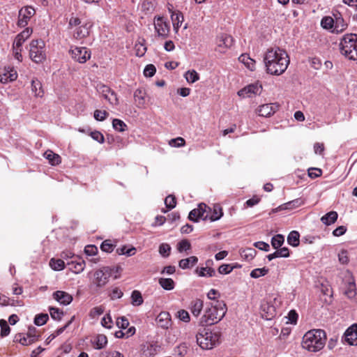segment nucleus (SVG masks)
Returning <instances> with one entry per match:
<instances>
[{
    "label": "nucleus",
    "instance_id": "nucleus-48",
    "mask_svg": "<svg viewBox=\"0 0 357 357\" xmlns=\"http://www.w3.org/2000/svg\"><path fill=\"white\" fill-rule=\"evenodd\" d=\"M113 128L119 132H123L127 128V125L121 120L114 119L112 121Z\"/></svg>",
    "mask_w": 357,
    "mask_h": 357
},
{
    "label": "nucleus",
    "instance_id": "nucleus-59",
    "mask_svg": "<svg viewBox=\"0 0 357 357\" xmlns=\"http://www.w3.org/2000/svg\"><path fill=\"white\" fill-rule=\"evenodd\" d=\"M100 248L103 252L109 253L112 252L114 245L109 240H105L102 243Z\"/></svg>",
    "mask_w": 357,
    "mask_h": 357
},
{
    "label": "nucleus",
    "instance_id": "nucleus-64",
    "mask_svg": "<svg viewBox=\"0 0 357 357\" xmlns=\"http://www.w3.org/2000/svg\"><path fill=\"white\" fill-rule=\"evenodd\" d=\"M84 252L88 256H93L98 252V248L93 245H88L84 248Z\"/></svg>",
    "mask_w": 357,
    "mask_h": 357
},
{
    "label": "nucleus",
    "instance_id": "nucleus-63",
    "mask_svg": "<svg viewBox=\"0 0 357 357\" xmlns=\"http://www.w3.org/2000/svg\"><path fill=\"white\" fill-rule=\"evenodd\" d=\"M255 253V250L252 248H248L242 252L241 255L242 257H244L246 259L250 260L254 258Z\"/></svg>",
    "mask_w": 357,
    "mask_h": 357
},
{
    "label": "nucleus",
    "instance_id": "nucleus-35",
    "mask_svg": "<svg viewBox=\"0 0 357 357\" xmlns=\"http://www.w3.org/2000/svg\"><path fill=\"white\" fill-rule=\"evenodd\" d=\"M44 155L52 165L61 163V157L58 154L53 153L52 151H46Z\"/></svg>",
    "mask_w": 357,
    "mask_h": 357
},
{
    "label": "nucleus",
    "instance_id": "nucleus-60",
    "mask_svg": "<svg viewBox=\"0 0 357 357\" xmlns=\"http://www.w3.org/2000/svg\"><path fill=\"white\" fill-rule=\"evenodd\" d=\"M212 307L216 308L218 312H223V316L225 315L227 307L226 304L222 301H216L215 304L211 306Z\"/></svg>",
    "mask_w": 357,
    "mask_h": 357
},
{
    "label": "nucleus",
    "instance_id": "nucleus-10",
    "mask_svg": "<svg viewBox=\"0 0 357 357\" xmlns=\"http://www.w3.org/2000/svg\"><path fill=\"white\" fill-rule=\"evenodd\" d=\"M35 13L34 8L31 6L21 8L19 11L17 25L20 27L26 26L30 19L35 15Z\"/></svg>",
    "mask_w": 357,
    "mask_h": 357
},
{
    "label": "nucleus",
    "instance_id": "nucleus-5",
    "mask_svg": "<svg viewBox=\"0 0 357 357\" xmlns=\"http://www.w3.org/2000/svg\"><path fill=\"white\" fill-rule=\"evenodd\" d=\"M119 271V267L103 266L95 271L93 284L96 287L102 288L108 282L109 278L114 273H118Z\"/></svg>",
    "mask_w": 357,
    "mask_h": 357
},
{
    "label": "nucleus",
    "instance_id": "nucleus-40",
    "mask_svg": "<svg viewBox=\"0 0 357 357\" xmlns=\"http://www.w3.org/2000/svg\"><path fill=\"white\" fill-rule=\"evenodd\" d=\"M50 266L54 271H61L65 268V263L62 259L52 258L50 261Z\"/></svg>",
    "mask_w": 357,
    "mask_h": 357
},
{
    "label": "nucleus",
    "instance_id": "nucleus-26",
    "mask_svg": "<svg viewBox=\"0 0 357 357\" xmlns=\"http://www.w3.org/2000/svg\"><path fill=\"white\" fill-rule=\"evenodd\" d=\"M198 261V258L195 256H192L186 259H183L179 261L178 266L182 269H187L194 266Z\"/></svg>",
    "mask_w": 357,
    "mask_h": 357
},
{
    "label": "nucleus",
    "instance_id": "nucleus-17",
    "mask_svg": "<svg viewBox=\"0 0 357 357\" xmlns=\"http://www.w3.org/2000/svg\"><path fill=\"white\" fill-rule=\"evenodd\" d=\"M345 341L350 345H357V325L349 327L344 333Z\"/></svg>",
    "mask_w": 357,
    "mask_h": 357
},
{
    "label": "nucleus",
    "instance_id": "nucleus-33",
    "mask_svg": "<svg viewBox=\"0 0 357 357\" xmlns=\"http://www.w3.org/2000/svg\"><path fill=\"white\" fill-rule=\"evenodd\" d=\"M338 215L336 211H330L321 218V222L326 225L333 224L337 219Z\"/></svg>",
    "mask_w": 357,
    "mask_h": 357
},
{
    "label": "nucleus",
    "instance_id": "nucleus-57",
    "mask_svg": "<svg viewBox=\"0 0 357 357\" xmlns=\"http://www.w3.org/2000/svg\"><path fill=\"white\" fill-rule=\"evenodd\" d=\"M165 204L166 205V207L168 208L169 209L174 208L176 205L175 197L173 195L167 196L165 199Z\"/></svg>",
    "mask_w": 357,
    "mask_h": 357
},
{
    "label": "nucleus",
    "instance_id": "nucleus-3",
    "mask_svg": "<svg viewBox=\"0 0 357 357\" xmlns=\"http://www.w3.org/2000/svg\"><path fill=\"white\" fill-rule=\"evenodd\" d=\"M341 53L350 60L357 59V34H346L340 42Z\"/></svg>",
    "mask_w": 357,
    "mask_h": 357
},
{
    "label": "nucleus",
    "instance_id": "nucleus-45",
    "mask_svg": "<svg viewBox=\"0 0 357 357\" xmlns=\"http://www.w3.org/2000/svg\"><path fill=\"white\" fill-rule=\"evenodd\" d=\"M284 241V236L282 234H277L272 237L271 245L275 249H278L282 245Z\"/></svg>",
    "mask_w": 357,
    "mask_h": 357
},
{
    "label": "nucleus",
    "instance_id": "nucleus-28",
    "mask_svg": "<svg viewBox=\"0 0 357 357\" xmlns=\"http://www.w3.org/2000/svg\"><path fill=\"white\" fill-rule=\"evenodd\" d=\"M257 112L259 116L267 117L275 113V107L271 104H265L260 106Z\"/></svg>",
    "mask_w": 357,
    "mask_h": 357
},
{
    "label": "nucleus",
    "instance_id": "nucleus-52",
    "mask_svg": "<svg viewBox=\"0 0 357 357\" xmlns=\"http://www.w3.org/2000/svg\"><path fill=\"white\" fill-rule=\"evenodd\" d=\"M0 327H1V335L2 337L7 336L10 332V328L9 326L8 325V323L6 321L3 319L0 320Z\"/></svg>",
    "mask_w": 357,
    "mask_h": 357
},
{
    "label": "nucleus",
    "instance_id": "nucleus-1",
    "mask_svg": "<svg viewBox=\"0 0 357 357\" xmlns=\"http://www.w3.org/2000/svg\"><path fill=\"white\" fill-rule=\"evenodd\" d=\"M264 62L267 73L280 75L285 72L290 60L286 51L279 47H272L266 52Z\"/></svg>",
    "mask_w": 357,
    "mask_h": 357
},
{
    "label": "nucleus",
    "instance_id": "nucleus-8",
    "mask_svg": "<svg viewBox=\"0 0 357 357\" xmlns=\"http://www.w3.org/2000/svg\"><path fill=\"white\" fill-rule=\"evenodd\" d=\"M70 52L72 58L80 63H85L91 58V52L86 47H72Z\"/></svg>",
    "mask_w": 357,
    "mask_h": 357
},
{
    "label": "nucleus",
    "instance_id": "nucleus-22",
    "mask_svg": "<svg viewBox=\"0 0 357 357\" xmlns=\"http://www.w3.org/2000/svg\"><path fill=\"white\" fill-rule=\"evenodd\" d=\"M158 325L162 328H168L171 325L170 314L167 312H161L156 318Z\"/></svg>",
    "mask_w": 357,
    "mask_h": 357
},
{
    "label": "nucleus",
    "instance_id": "nucleus-49",
    "mask_svg": "<svg viewBox=\"0 0 357 357\" xmlns=\"http://www.w3.org/2000/svg\"><path fill=\"white\" fill-rule=\"evenodd\" d=\"M50 314L51 317L56 321L61 320L63 315V312L61 310L53 307H50Z\"/></svg>",
    "mask_w": 357,
    "mask_h": 357
},
{
    "label": "nucleus",
    "instance_id": "nucleus-18",
    "mask_svg": "<svg viewBox=\"0 0 357 357\" xmlns=\"http://www.w3.org/2000/svg\"><path fill=\"white\" fill-rule=\"evenodd\" d=\"M53 298L60 304L63 305H69L73 301V296L63 291H56L53 294Z\"/></svg>",
    "mask_w": 357,
    "mask_h": 357
},
{
    "label": "nucleus",
    "instance_id": "nucleus-11",
    "mask_svg": "<svg viewBox=\"0 0 357 357\" xmlns=\"http://www.w3.org/2000/svg\"><path fill=\"white\" fill-rule=\"evenodd\" d=\"M97 90L100 94L108 102L113 105H116L119 103L117 95L109 86L100 84L97 86Z\"/></svg>",
    "mask_w": 357,
    "mask_h": 357
},
{
    "label": "nucleus",
    "instance_id": "nucleus-58",
    "mask_svg": "<svg viewBox=\"0 0 357 357\" xmlns=\"http://www.w3.org/2000/svg\"><path fill=\"white\" fill-rule=\"evenodd\" d=\"M155 67L153 64H149L144 70V75L146 77H151L155 75Z\"/></svg>",
    "mask_w": 357,
    "mask_h": 357
},
{
    "label": "nucleus",
    "instance_id": "nucleus-29",
    "mask_svg": "<svg viewBox=\"0 0 357 357\" xmlns=\"http://www.w3.org/2000/svg\"><path fill=\"white\" fill-rule=\"evenodd\" d=\"M277 250L267 256L269 261L278 257H288L289 256V249L286 247L276 249Z\"/></svg>",
    "mask_w": 357,
    "mask_h": 357
},
{
    "label": "nucleus",
    "instance_id": "nucleus-16",
    "mask_svg": "<svg viewBox=\"0 0 357 357\" xmlns=\"http://www.w3.org/2000/svg\"><path fill=\"white\" fill-rule=\"evenodd\" d=\"M305 204V201L302 198H297L292 201L288 202L284 204L280 205L278 208L273 210V213L278 212L281 210H291L298 208Z\"/></svg>",
    "mask_w": 357,
    "mask_h": 357
},
{
    "label": "nucleus",
    "instance_id": "nucleus-20",
    "mask_svg": "<svg viewBox=\"0 0 357 357\" xmlns=\"http://www.w3.org/2000/svg\"><path fill=\"white\" fill-rule=\"evenodd\" d=\"M146 93L144 89H137L134 92V100L137 107L144 108L146 105Z\"/></svg>",
    "mask_w": 357,
    "mask_h": 357
},
{
    "label": "nucleus",
    "instance_id": "nucleus-51",
    "mask_svg": "<svg viewBox=\"0 0 357 357\" xmlns=\"http://www.w3.org/2000/svg\"><path fill=\"white\" fill-rule=\"evenodd\" d=\"M49 319V316L47 314H37L34 319V324L37 326H43Z\"/></svg>",
    "mask_w": 357,
    "mask_h": 357
},
{
    "label": "nucleus",
    "instance_id": "nucleus-7",
    "mask_svg": "<svg viewBox=\"0 0 357 357\" xmlns=\"http://www.w3.org/2000/svg\"><path fill=\"white\" fill-rule=\"evenodd\" d=\"M225 316H223V312H218L216 308L208 307L204 311V315L199 320V325L210 326L220 321Z\"/></svg>",
    "mask_w": 357,
    "mask_h": 357
},
{
    "label": "nucleus",
    "instance_id": "nucleus-13",
    "mask_svg": "<svg viewBox=\"0 0 357 357\" xmlns=\"http://www.w3.org/2000/svg\"><path fill=\"white\" fill-rule=\"evenodd\" d=\"M218 51L224 52L233 45V38L227 34L222 33L217 38Z\"/></svg>",
    "mask_w": 357,
    "mask_h": 357
},
{
    "label": "nucleus",
    "instance_id": "nucleus-21",
    "mask_svg": "<svg viewBox=\"0 0 357 357\" xmlns=\"http://www.w3.org/2000/svg\"><path fill=\"white\" fill-rule=\"evenodd\" d=\"M211 264H213V261L211 260H208L206 261V266H207L206 267L197 268L195 270L196 273L199 277H208V278H211V277L215 276V271L213 268H211V267L208 266Z\"/></svg>",
    "mask_w": 357,
    "mask_h": 357
},
{
    "label": "nucleus",
    "instance_id": "nucleus-27",
    "mask_svg": "<svg viewBox=\"0 0 357 357\" xmlns=\"http://www.w3.org/2000/svg\"><path fill=\"white\" fill-rule=\"evenodd\" d=\"M261 310L265 313L262 314L263 317L267 320L271 319L275 315V307L268 303L261 305Z\"/></svg>",
    "mask_w": 357,
    "mask_h": 357
},
{
    "label": "nucleus",
    "instance_id": "nucleus-44",
    "mask_svg": "<svg viewBox=\"0 0 357 357\" xmlns=\"http://www.w3.org/2000/svg\"><path fill=\"white\" fill-rule=\"evenodd\" d=\"M16 304L20 305L18 301L14 299H11L6 295L0 294V305L2 306L11 305L15 306Z\"/></svg>",
    "mask_w": 357,
    "mask_h": 357
},
{
    "label": "nucleus",
    "instance_id": "nucleus-32",
    "mask_svg": "<svg viewBox=\"0 0 357 357\" xmlns=\"http://www.w3.org/2000/svg\"><path fill=\"white\" fill-rule=\"evenodd\" d=\"M238 60L243 63L248 69L250 70H254L255 68V61L250 58L248 54H241Z\"/></svg>",
    "mask_w": 357,
    "mask_h": 357
},
{
    "label": "nucleus",
    "instance_id": "nucleus-47",
    "mask_svg": "<svg viewBox=\"0 0 357 357\" xmlns=\"http://www.w3.org/2000/svg\"><path fill=\"white\" fill-rule=\"evenodd\" d=\"M268 273V269L266 267L255 268L251 271L250 277L252 278H259L261 276H264Z\"/></svg>",
    "mask_w": 357,
    "mask_h": 357
},
{
    "label": "nucleus",
    "instance_id": "nucleus-53",
    "mask_svg": "<svg viewBox=\"0 0 357 357\" xmlns=\"http://www.w3.org/2000/svg\"><path fill=\"white\" fill-rule=\"evenodd\" d=\"M15 338L17 341L24 346L30 345L34 342L33 340H31L27 335L22 336L21 334H18L16 335Z\"/></svg>",
    "mask_w": 357,
    "mask_h": 357
},
{
    "label": "nucleus",
    "instance_id": "nucleus-2",
    "mask_svg": "<svg viewBox=\"0 0 357 357\" xmlns=\"http://www.w3.org/2000/svg\"><path fill=\"white\" fill-rule=\"evenodd\" d=\"M326 341L324 331L313 329L307 331L303 337L302 347L310 352H317L324 348Z\"/></svg>",
    "mask_w": 357,
    "mask_h": 357
},
{
    "label": "nucleus",
    "instance_id": "nucleus-55",
    "mask_svg": "<svg viewBox=\"0 0 357 357\" xmlns=\"http://www.w3.org/2000/svg\"><path fill=\"white\" fill-rule=\"evenodd\" d=\"M185 139L181 137L172 139L169 142V144L173 147H182L185 146Z\"/></svg>",
    "mask_w": 357,
    "mask_h": 357
},
{
    "label": "nucleus",
    "instance_id": "nucleus-56",
    "mask_svg": "<svg viewBox=\"0 0 357 357\" xmlns=\"http://www.w3.org/2000/svg\"><path fill=\"white\" fill-rule=\"evenodd\" d=\"M178 318L185 323H188L190 321V314L188 311L185 310H180L177 312Z\"/></svg>",
    "mask_w": 357,
    "mask_h": 357
},
{
    "label": "nucleus",
    "instance_id": "nucleus-14",
    "mask_svg": "<svg viewBox=\"0 0 357 357\" xmlns=\"http://www.w3.org/2000/svg\"><path fill=\"white\" fill-rule=\"evenodd\" d=\"M17 77L16 70L11 66H5L3 72L0 74V82L3 84L13 82Z\"/></svg>",
    "mask_w": 357,
    "mask_h": 357
},
{
    "label": "nucleus",
    "instance_id": "nucleus-15",
    "mask_svg": "<svg viewBox=\"0 0 357 357\" xmlns=\"http://www.w3.org/2000/svg\"><path fill=\"white\" fill-rule=\"evenodd\" d=\"M154 27L155 31L157 32L159 36H161L162 38H165L167 36L169 31V27L168 24L163 21L162 17H158L155 19L154 22Z\"/></svg>",
    "mask_w": 357,
    "mask_h": 357
},
{
    "label": "nucleus",
    "instance_id": "nucleus-39",
    "mask_svg": "<svg viewBox=\"0 0 357 357\" xmlns=\"http://www.w3.org/2000/svg\"><path fill=\"white\" fill-rule=\"evenodd\" d=\"M347 24L344 23L342 18H336L335 26L332 30V32L339 33L343 31L347 28Z\"/></svg>",
    "mask_w": 357,
    "mask_h": 357
},
{
    "label": "nucleus",
    "instance_id": "nucleus-24",
    "mask_svg": "<svg viewBox=\"0 0 357 357\" xmlns=\"http://www.w3.org/2000/svg\"><path fill=\"white\" fill-rule=\"evenodd\" d=\"M207 211L210 213L208 220L212 222L219 220L223 215L222 208L219 204H214L212 210L210 208Z\"/></svg>",
    "mask_w": 357,
    "mask_h": 357
},
{
    "label": "nucleus",
    "instance_id": "nucleus-19",
    "mask_svg": "<svg viewBox=\"0 0 357 357\" xmlns=\"http://www.w3.org/2000/svg\"><path fill=\"white\" fill-rule=\"evenodd\" d=\"M31 33V29H25L24 31L17 35L14 40L13 45L17 47H22L23 43L30 37Z\"/></svg>",
    "mask_w": 357,
    "mask_h": 357
},
{
    "label": "nucleus",
    "instance_id": "nucleus-38",
    "mask_svg": "<svg viewBox=\"0 0 357 357\" xmlns=\"http://www.w3.org/2000/svg\"><path fill=\"white\" fill-rule=\"evenodd\" d=\"M344 294L349 298H354L356 295V284L354 282H349L347 284V287L345 288Z\"/></svg>",
    "mask_w": 357,
    "mask_h": 357
},
{
    "label": "nucleus",
    "instance_id": "nucleus-43",
    "mask_svg": "<svg viewBox=\"0 0 357 357\" xmlns=\"http://www.w3.org/2000/svg\"><path fill=\"white\" fill-rule=\"evenodd\" d=\"M335 22L333 18L329 16H326L322 18L321 22V26L325 29H331L334 28Z\"/></svg>",
    "mask_w": 357,
    "mask_h": 357
},
{
    "label": "nucleus",
    "instance_id": "nucleus-23",
    "mask_svg": "<svg viewBox=\"0 0 357 357\" xmlns=\"http://www.w3.org/2000/svg\"><path fill=\"white\" fill-rule=\"evenodd\" d=\"M91 25L89 23H85L79 26L74 33V37L77 40H81L89 35V30Z\"/></svg>",
    "mask_w": 357,
    "mask_h": 357
},
{
    "label": "nucleus",
    "instance_id": "nucleus-50",
    "mask_svg": "<svg viewBox=\"0 0 357 357\" xmlns=\"http://www.w3.org/2000/svg\"><path fill=\"white\" fill-rule=\"evenodd\" d=\"M191 249V244L190 241L187 239H183L177 245V250L179 252H182L183 251H188Z\"/></svg>",
    "mask_w": 357,
    "mask_h": 357
},
{
    "label": "nucleus",
    "instance_id": "nucleus-4",
    "mask_svg": "<svg viewBox=\"0 0 357 357\" xmlns=\"http://www.w3.org/2000/svg\"><path fill=\"white\" fill-rule=\"evenodd\" d=\"M197 342L203 349L213 348L219 340V336L215 333L204 328L196 335Z\"/></svg>",
    "mask_w": 357,
    "mask_h": 357
},
{
    "label": "nucleus",
    "instance_id": "nucleus-42",
    "mask_svg": "<svg viewBox=\"0 0 357 357\" xmlns=\"http://www.w3.org/2000/svg\"><path fill=\"white\" fill-rule=\"evenodd\" d=\"M131 299L132 304L135 306H139L143 303V298L139 291L135 290L132 292Z\"/></svg>",
    "mask_w": 357,
    "mask_h": 357
},
{
    "label": "nucleus",
    "instance_id": "nucleus-46",
    "mask_svg": "<svg viewBox=\"0 0 357 357\" xmlns=\"http://www.w3.org/2000/svg\"><path fill=\"white\" fill-rule=\"evenodd\" d=\"M136 248L135 247H131L130 248H127L126 245L122 246L121 248H117L116 252L119 255H125L128 257L133 256L135 254Z\"/></svg>",
    "mask_w": 357,
    "mask_h": 357
},
{
    "label": "nucleus",
    "instance_id": "nucleus-12",
    "mask_svg": "<svg viewBox=\"0 0 357 357\" xmlns=\"http://www.w3.org/2000/svg\"><path fill=\"white\" fill-rule=\"evenodd\" d=\"M262 91V86L259 82L250 84L238 92V95L242 98L252 97L259 95Z\"/></svg>",
    "mask_w": 357,
    "mask_h": 357
},
{
    "label": "nucleus",
    "instance_id": "nucleus-9",
    "mask_svg": "<svg viewBox=\"0 0 357 357\" xmlns=\"http://www.w3.org/2000/svg\"><path fill=\"white\" fill-rule=\"evenodd\" d=\"M207 209H210L205 204L202 203L198 205L197 208L192 210L188 215L190 220L198 222L199 219L208 220V212Z\"/></svg>",
    "mask_w": 357,
    "mask_h": 357
},
{
    "label": "nucleus",
    "instance_id": "nucleus-37",
    "mask_svg": "<svg viewBox=\"0 0 357 357\" xmlns=\"http://www.w3.org/2000/svg\"><path fill=\"white\" fill-rule=\"evenodd\" d=\"M160 285L165 290L170 291L174 288L175 283L172 278H160Z\"/></svg>",
    "mask_w": 357,
    "mask_h": 357
},
{
    "label": "nucleus",
    "instance_id": "nucleus-25",
    "mask_svg": "<svg viewBox=\"0 0 357 357\" xmlns=\"http://www.w3.org/2000/svg\"><path fill=\"white\" fill-rule=\"evenodd\" d=\"M171 20L172 21L174 30L177 32L184 20L182 13L180 11L172 12Z\"/></svg>",
    "mask_w": 357,
    "mask_h": 357
},
{
    "label": "nucleus",
    "instance_id": "nucleus-31",
    "mask_svg": "<svg viewBox=\"0 0 357 357\" xmlns=\"http://www.w3.org/2000/svg\"><path fill=\"white\" fill-rule=\"evenodd\" d=\"M31 91L36 97H43L44 91L42 88V84L38 79H33L31 81Z\"/></svg>",
    "mask_w": 357,
    "mask_h": 357
},
{
    "label": "nucleus",
    "instance_id": "nucleus-62",
    "mask_svg": "<svg viewBox=\"0 0 357 357\" xmlns=\"http://www.w3.org/2000/svg\"><path fill=\"white\" fill-rule=\"evenodd\" d=\"M234 268L230 264H222L218 268V273L220 274H229L233 271Z\"/></svg>",
    "mask_w": 357,
    "mask_h": 357
},
{
    "label": "nucleus",
    "instance_id": "nucleus-34",
    "mask_svg": "<svg viewBox=\"0 0 357 357\" xmlns=\"http://www.w3.org/2000/svg\"><path fill=\"white\" fill-rule=\"evenodd\" d=\"M299 238L300 234L297 231H291L287 236V242L290 245L296 247L300 243Z\"/></svg>",
    "mask_w": 357,
    "mask_h": 357
},
{
    "label": "nucleus",
    "instance_id": "nucleus-41",
    "mask_svg": "<svg viewBox=\"0 0 357 357\" xmlns=\"http://www.w3.org/2000/svg\"><path fill=\"white\" fill-rule=\"evenodd\" d=\"M184 77H185L186 81L188 83H191V84L195 83L199 79V74L195 70L187 71L185 73Z\"/></svg>",
    "mask_w": 357,
    "mask_h": 357
},
{
    "label": "nucleus",
    "instance_id": "nucleus-61",
    "mask_svg": "<svg viewBox=\"0 0 357 357\" xmlns=\"http://www.w3.org/2000/svg\"><path fill=\"white\" fill-rule=\"evenodd\" d=\"M108 115L109 114L106 111L96 109L94 112V118L97 121H103L107 117Z\"/></svg>",
    "mask_w": 357,
    "mask_h": 357
},
{
    "label": "nucleus",
    "instance_id": "nucleus-54",
    "mask_svg": "<svg viewBox=\"0 0 357 357\" xmlns=\"http://www.w3.org/2000/svg\"><path fill=\"white\" fill-rule=\"evenodd\" d=\"M171 251V247L167 243H162L159 247V253L164 257H167L169 255Z\"/></svg>",
    "mask_w": 357,
    "mask_h": 357
},
{
    "label": "nucleus",
    "instance_id": "nucleus-30",
    "mask_svg": "<svg viewBox=\"0 0 357 357\" xmlns=\"http://www.w3.org/2000/svg\"><path fill=\"white\" fill-rule=\"evenodd\" d=\"M203 301L200 299H196L191 303L190 312L195 317H198L203 308Z\"/></svg>",
    "mask_w": 357,
    "mask_h": 357
},
{
    "label": "nucleus",
    "instance_id": "nucleus-36",
    "mask_svg": "<svg viewBox=\"0 0 357 357\" xmlns=\"http://www.w3.org/2000/svg\"><path fill=\"white\" fill-rule=\"evenodd\" d=\"M107 343V338L105 335H98L94 341V347L96 349H101L104 348Z\"/></svg>",
    "mask_w": 357,
    "mask_h": 357
},
{
    "label": "nucleus",
    "instance_id": "nucleus-6",
    "mask_svg": "<svg viewBox=\"0 0 357 357\" xmlns=\"http://www.w3.org/2000/svg\"><path fill=\"white\" fill-rule=\"evenodd\" d=\"M29 56L36 63H42L45 61V44L43 40H33L31 42Z\"/></svg>",
    "mask_w": 357,
    "mask_h": 357
}]
</instances>
